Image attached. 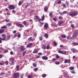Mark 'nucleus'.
Returning <instances> with one entry per match:
<instances>
[{"label": "nucleus", "instance_id": "nucleus-1", "mask_svg": "<svg viewBox=\"0 0 78 78\" xmlns=\"http://www.w3.org/2000/svg\"><path fill=\"white\" fill-rule=\"evenodd\" d=\"M78 12L77 11H73V12L70 13L69 14V16H76L78 15Z\"/></svg>", "mask_w": 78, "mask_h": 78}, {"label": "nucleus", "instance_id": "nucleus-2", "mask_svg": "<svg viewBox=\"0 0 78 78\" xmlns=\"http://www.w3.org/2000/svg\"><path fill=\"white\" fill-rule=\"evenodd\" d=\"M8 8L10 10L12 9V10H13V9H15V7L13 5H9Z\"/></svg>", "mask_w": 78, "mask_h": 78}, {"label": "nucleus", "instance_id": "nucleus-3", "mask_svg": "<svg viewBox=\"0 0 78 78\" xmlns=\"http://www.w3.org/2000/svg\"><path fill=\"white\" fill-rule=\"evenodd\" d=\"M20 75V73H15L13 75V78H17Z\"/></svg>", "mask_w": 78, "mask_h": 78}, {"label": "nucleus", "instance_id": "nucleus-4", "mask_svg": "<svg viewBox=\"0 0 78 78\" xmlns=\"http://www.w3.org/2000/svg\"><path fill=\"white\" fill-rule=\"evenodd\" d=\"M63 74L64 75V76L66 78H70V76H69V75L68 73L66 72H64L63 73Z\"/></svg>", "mask_w": 78, "mask_h": 78}, {"label": "nucleus", "instance_id": "nucleus-5", "mask_svg": "<svg viewBox=\"0 0 78 78\" xmlns=\"http://www.w3.org/2000/svg\"><path fill=\"white\" fill-rule=\"evenodd\" d=\"M16 26H17V27H20V28H23V27H24V26L21 24L16 23Z\"/></svg>", "mask_w": 78, "mask_h": 78}, {"label": "nucleus", "instance_id": "nucleus-6", "mask_svg": "<svg viewBox=\"0 0 78 78\" xmlns=\"http://www.w3.org/2000/svg\"><path fill=\"white\" fill-rule=\"evenodd\" d=\"M70 59H65L64 63L65 64L66 63H70Z\"/></svg>", "mask_w": 78, "mask_h": 78}, {"label": "nucleus", "instance_id": "nucleus-7", "mask_svg": "<svg viewBox=\"0 0 78 78\" xmlns=\"http://www.w3.org/2000/svg\"><path fill=\"white\" fill-rule=\"evenodd\" d=\"M77 35H78V32H74L73 34V37H76Z\"/></svg>", "mask_w": 78, "mask_h": 78}, {"label": "nucleus", "instance_id": "nucleus-8", "mask_svg": "<svg viewBox=\"0 0 78 78\" xmlns=\"http://www.w3.org/2000/svg\"><path fill=\"white\" fill-rule=\"evenodd\" d=\"M33 46V43H30L27 44V48H31Z\"/></svg>", "mask_w": 78, "mask_h": 78}, {"label": "nucleus", "instance_id": "nucleus-9", "mask_svg": "<svg viewBox=\"0 0 78 78\" xmlns=\"http://www.w3.org/2000/svg\"><path fill=\"white\" fill-rule=\"evenodd\" d=\"M2 36L3 38H2V41H5L6 40V35L5 34H2Z\"/></svg>", "mask_w": 78, "mask_h": 78}, {"label": "nucleus", "instance_id": "nucleus-10", "mask_svg": "<svg viewBox=\"0 0 78 78\" xmlns=\"http://www.w3.org/2000/svg\"><path fill=\"white\" fill-rule=\"evenodd\" d=\"M20 50L21 51H24L25 50V48L24 46H21L20 47Z\"/></svg>", "mask_w": 78, "mask_h": 78}, {"label": "nucleus", "instance_id": "nucleus-11", "mask_svg": "<svg viewBox=\"0 0 78 78\" xmlns=\"http://www.w3.org/2000/svg\"><path fill=\"white\" fill-rule=\"evenodd\" d=\"M44 27L45 29H47L48 28V24L47 23H46L44 25Z\"/></svg>", "mask_w": 78, "mask_h": 78}, {"label": "nucleus", "instance_id": "nucleus-12", "mask_svg": "<svg viewBox=\"0 0 78 78\" xmlns=\"http://www.w3.org/2000/svg\"><path fill=\"white\" fill-rule=\"evenodd\" d=\"M62 23H64V22L63 21H59L58 22V26H61Z\"/></svg>", "mask_w": 78, "mask_h": 78}, {"label": "nucleus", "instance_id": "nucleus-13", "mask_svg": "<svg viewBox=\"0 0 78 78\" xmlns=\"http://www.w3.org/2000/svg\"><path fill=\"white\" fill-rule=\"evenodd\" d=\"M9 60L10 62L11 61L12 65H13V64H14V59H13V58H11Z\"/></svg>", "mask_w": 78, "mask_h": 78}, {"label": "nucleus", "instance_id": "nucleus-14", "mask_svg": "<svg viewBox=\"0 0 78 78\" xmlns=\"http://www.w3.org/2000/svg\"><path fill=\"white\" fill-rule=\"evenodd\" d=\"M33 53H38V50L37 49L35 48L34 49V51L33 52Z\"/></svg>", "mask_w": 78, "mask_h": 78}, {"label": "nucleus", "instance_id": "nucleus-15", "mask_svg": "<svg viewBox=\"0 0 78 78\" xmlns=\"http://www.w3.org/2000/svg\"><path fill=\"white\" fill-rule=\"evenodd\" d=\"M42 59L43 60H47L48 59V57L45 56H43L42 57Z\"/></svg>", "mask_w": 78, "mask_h": 78}, {"label": "nucleus", "instance_id": "nucleus-16", "mask_svg": "<svg viewBox=\"0 0 78 78\" xmlns=\"http://www.w3.org/2000/svg\"><path fill=\"white\" fill-rule=\"evenodd\" d=\"M29 41H31L32 42H34V39H33V37H30L28 39Z\"/></svg>", "mask_w": 78, "mask_h": 78}, {"label": "nucleus", "instance_id": "nucleus-17", "mask_svg": "<svg viewBox=\"0 0 78 78\" xmlns=\"http://www.w3.org/2000/svg\"><path fill=\"white\" fill-rule=\"evenodd\" d=\"M33 77V74H30V75H28L27 76V78H31Z\"/></svg>", "mask_w": 78, "mask_h": 78}, {"label": "nucleus", "instance_id": "nucleus-18", "mask_svg": "<svg viewBox=\"0 0 78 78\" xmlns=\"http://www.w3.org/2000/svg\"><path fill=\"white\" fill-rule=\"evenodd\" d=\"M5 30L4 29H0V34H2L3 33H4Z\"/></svg>", "mask_w": 78, "mask_h": 78}, {"label": "nucleus", "instance_id": "nucleus-19", "mask_svg": "<svg viewBox=\"0 0 78 78\" xmlns=\"http://www.w3.org/2000/svg\"><path fill=\"white\" fill-rule=\"evenodd\" d=\"M72 45H74V46H75L76 45H78V43L76 42L72 43Z\"/></svg>", "mask_w": 78, "mask_h": 78}, {"label": "nucleus", "instance_id": "nucleus-20", "mask_svg": "<svg viewBox=\"0 0 78 78\" xmlns=\"http://www.w3.org/2000/svg\"><path fill=\"white\" fill-rule=\"evenodd\" d=\"M71 51H73V53H75V51H76V49L74 48H72L71 49Z\"/></svg>", "mask_w": 78, "mask_h": 78}, {"label": "nucleus", "instance_id": "nucleus-21", "mask_svg": "<svg viewBox=\"0 0 78 78\" xmlns=\"http://www.w3.org/2000/svg\"><path fill=\"white\" fill-rule=\"evenodd\" d=\"M74 68L73 66H71L69 67V69L70 70H73Z\"/></svg>", "mask_w": 78, "mask_h": 78}, {"label": "nucleus", "instance_id": "nucleus-22", "mask_svg": "<svg viewBox=\"0 0 78 78\" xmlns=\"http://www.w3.org/2000/svg\"><path fill=\"white\" fill-rule=\"evenodd\" d=\"M44 36L46 37V39H47V38L48 37V34L47 33H45L44 34Z\"/></svg>", "mask_w": 78, "mask_h": 78}, {"label": "nucleus", "instance_id": "nucleus-23", "mask_svg": "<svg viewBox=\"0 0 78 78\" xmlns=\"http://www.w3.org/2000/svg\"><path fill=\"white\" fill-rule=\"evenodd\" d=\"M61 37L62 38H66V35H61Z\"/></svg>", "mask_w": 78, "mask_h": 78}, {"label": "nucleus", "instance_id": "nucleus-24", "mask_svg": "<svg viewBox=\"0 0 78 78\" xmlns=\"http://www.w3.org/2000/svg\"><path fill=\"white\" fill-rule=\"evenodd\" d=\"M44 9L45 12H47V11H48V8L47 7H44Z\"/></svg>", "mask_w": 78, "mask_h": 78}, {"label": "nucleus", "instance_id": "nucleus-25", "mask_svg": "<svg viewBox=\"0 0 78 78\" xmlns=\"http://www.w3.org/2000/svg\"><path fill=\"white\" fill-rule=\"evenodd\" d=\"M42 48H43L44 50H45V49H46V46H45V45H43V46H42Z\"/></svg>", "mask_w": 78, "mask_h": 78}, {"label": "nucleus", "instance_id": "nucleus-26", "mask_svg": "<svg viewBox=\"0 0 78 78\" xmlns=\"http://www.w3.org/2000/svg\"><path fill=\"white\" fill-rule=\"evenodd\" d=\"M23 3V2H22V1H20L18 3V5H19V6H20L21 5H22Z\"/></svg>", "mask_w": 78, "mask_h": 78}, {"label": "nucleus", "instance_id": "nucleus-27", "mask_svg": "<svg viewBox=\"0 0 78 78\" xmlns=\"http://www.w3.org/2000/svg\"><path fill=\"white\" fill-rule=\"evenodd\" d=\"M26 53H27V51H23V56H25Z\"/></svg>", "mask_w": 78, "mask_h": 78}, {"label": "nucleus", "instance_id": "nucleus-28", "mask_svg": "<svg viewBox=\"0 0 78 78\" xmlns=\"http://www.w3.org/2000/svg\"><path fill=\"white\" fill-rule=\"evenodd\" d=\"M8 27L6 26H3L1 27V29H6V28H7Z\"/></svg>", "mask_w": 78, "mask_h": 78}, {"label": "nucleus", "instance_id": "nucleus-29", "mask_svg": "<svg viewBox=\"0 0 78 78\" xmlns=\"http://www.w3.org/2000/svg\"><path fill=\"white\" fill-rule=\"evenodd\" d=\"M49 16L50 17H53V13L51 12H50L49 13Z\"/></svg>", "mask_w": 78, "mask_h": 78}, {"label": "nucleus", "instance_id": "nucleus-30", "mask_svg": "<svg viewBox=\"0 0 78 78\" xmlns=\"http://www.w3.org/2000/svg\"><path fill=\"white\" fill-rule=\"evenodd\" d=\"M67 52L66 51H62V54L63 55H66Z\"/></svg>", "mask_w": 78, "mask_h": 78}, {"label": "nucleus", "instance_id": "nucleus-31", "mask_svg": "<svg viewBox=\"0 0 78 78\" xmlns=\"http://www.w3.org/2000/svg\"><path fill=\"white\" fill-rule=\"evenodd\" d=\"M6 25L7 26H8L9 27H11V25H12V24L11 23H8L6 24Z\"/></svg>", "mask_w": 78, "mask_h": 78}, {"label": "nucleus", "instance_id": "nucleus-32", "mask_svg": "<svg viewBox=\"0 0 78 78\" xmlns=\"http://www.w3.org/2000/svg\"><path fill=\"white\" fill-rule=\"evenodd\" d=\"M42 36H41L39 37L40 41H42V40H43V37H42Z\"/></svg>", "mask_w": 78, "mask_h": 78}, {"label": "nucleus", "instance_id": "nucleus-33", "mask_svg": "<svg viewBox=\"0 0 78 78\" xmlns=\"http://www.w3.org/2000/svg\"><path fill=\"white\" fill-rule=\"evenodd\" d=\"M66 5L68 6H69V2L67 1H66Z\"/></svg>", "mask_w": 78, "mask_h": 78}, {"label": "nucleus", "instance_id": "nucleus-34", "mask_svg": "<svg viewBox=\"0 0 78 78\" xmlns=\"http://www.w3.org/2000/svg\"><path fill=\"white\" fill-rule=\"evenodd\" d=\"M41 20L42 21H43V20H44V19H45V17L44 16H42L41 17Z\"/></svg>", "mask_w": 78, "mask_h": 78}, {"label": "nucleus", "instance_id": "nucleus-35", "mask_svg": "<svg viewBox=\"0 0 78 78\" xmlns=\"http://www.w3.org/2000/svg\"><path fill=\"white\" fill-rule=\"evenodd\" d=\"M23 75H24V73H22L21 75L20 78H23Z\"/></svg>", "mask_w": 78, "mask_h": 78}, {"label": "nucleus", "instance_id": "nucleus-36", "mask_svg": "<svg viewBox=\"0 0 78 78\" xmlns=\"http://www.w3.org/2000/svg\"><path fill=\"white\" fill-rule=\"evenodd\" d=\"M33 66H34V67H36L37 66V65L36 63H34L33 64Z\"/></svg>", "mask_w": 78, "mask_h": 78}, {"label": "nucleus", "instance_id": "nucleus-37", "mask_svg": "<svg viewBox=\"0 0 78 78\" xmlns=\"http://www.w3.org/2000/svg\"><path fill=\"white\" fill-rule=\"evenodd\" d=\"M9 63V62H8V61H6L5 62V64L6 65H8V64Z\"/></svg>", "mask_w": 78, "mask_h": 78}, {"label": "nucleus", "instance_id": "nucleus-38", "mask_svg": "<svg viewBox=\"0 0 78 78\" xmlns=\"http://www.w3.org/2000/svg\"><path fill=\"white\" fill-rule=\"evenodd\" d=\"M60 62H56L55 63V64H56V65H58L60 64Z\"/></svg>", "mask_w": 78, "mask_h": 78}, {"label": "nucleus", "instance_id": "nucleus-39", "mask_svg": "<svg viewBox=\"0 0 78 78\" xmlns=\"http://www.w3.org/2000/svg\"><path fill=\"white\" fill-rule=\"evenodd\" d=\"M67 12L66 11H63L62 12V14H67Z\"/></svg>", "mask_w": 78, "mask_h": 78}, {"label": "nucleus", "instance_id": "nucleus-40", "mask_svg": "<svg viewBox=\"0 0 78 78\" xmlns=\"http://www.w3.org/2000/svg\"><path fill=\"white\" fill-rule=\"evenodd\" d=\"M19 66H16V68L17 69V71H19Z\"/></svg>", "mask_w": 78, "mask_h": 78}, {"label": "nucleus", "instance_id": "nucleus-41", "mask_svg": "<svg viewBox=\"0 0 78 78\" xmlns=\"http://www.w3.org/2000/svg\"><path fill=\"white\" fill-rule=\"evenodd\" d=\"M50 48V46L49 45H48L46 47V48L47 50H48Z\"/></svg>", "mask_w": 78, "mask_h": 78}, {"label": "nucleus", "instance_id": "nucleus-42", "mask_svg": "<svg viewBox=\"0 0 78 78\" xmlns=\"http://www.w3.org/2000/svg\"><path fill=\"white\" fill-rule=\"evenodd\" d=\"M42 77H45L46 76V74H43L41 75Z\"/></svg>", "mask_w": 78, "mask_h": 78}, {"label": "nucleus", "instance_id": "nucleus-43", "mask_svg": "<svg viewBox=\"0 0 78 78\" xmlns=\"http://www.w3.org/2000/svg\"><path fill=\"white\" fill-rule=\"evenodd\" d=\"M57 3L58 4H61V0H58L57 1Z\"/></svg>", "mask_w": 78, "mask_h": 78}, {"label": "nucleus", "instance_id": "nucleus-44", "mask_svg": "<svg viewBox=\"0 0 78 78\" xmlns=\"http://www.w3.org/2000/svg\"><path fill=\"white\" fill-rule=\"evenodd\" d=\"M62 6L63 7V8H66V5L65 4H62Z\"/></svg>", "mask_w": 78, "mask_h": 78}, {"label": "nucleus", "instance_id": "nucleus-45", "mask_svg": "<svg viewBox=\"0 0 78 78\" xmlns=\"http://www.w3.org/2000/svg\"><path fill=\"white\" fill-rule=\"evenodd\" d=\"M53 20L54 21L56 22V20H57V19L56 18H53Z\"/></svg>", "mask_w": 78, "mask_h": 78}, {"label": "nucleus", "instance_id": "nucleus-46", "mask_svg": "<svg viewBox=\"0 0 78 78\" xmlns=\"http://www.w3.org/2000/svg\"><path fill=\"white\" fill-rule=\"evenodd\" d=\"M38 70V68H36L34 69V70L35 72H36V71H37V70Z\"/></svg>", "mask_w": 78, "mask_h": 78}, {"label": "nucleus", "instance_id": "nucleus-47", "mask_svg": "<svg viewBox=\"0 0 78 78\" xmlns=\"http://www.w3.org/2000/svg\"><path fill=\"white\" fill-rule=\"evenodd\" d=\"M58 53H61L62 54V51H61V50H58Z\"/></svg>", "mask_w": 78, "mask_h": 78}, {"label": "nucleus", "instance_id": "nucleus-48", "mask_svg": "<svg viewBox=\"0 0 78 78\" xmlns=\"http://www.w3.org/2000/svg\"><path fill=\"white\" fill-rule=\"evenodd\" d=\"M3 41V40L2 39V38H0V44H2V41Z\"/></svg>", "mask_w": 78, "mask_h": 78}, {"label": "nucleus", "instance_id": "nucleus-49", "mask_svg": "<svg viewBox=\"0 0 78 78\" xmlns=\"http://www.w3.org/2000/svg\"><path fill=\"white\" fill-rule=\"evenodd\" d=\"M53 44L55 46H57V44L55 42H54Z\"/></svg>", "mask_w": 78, "mask_h": 78}, {"label": "nucleus", "instance_id": "nucleus-50", "mask_svg": "<svg viewBox=\"0 0 78 78\" xmlns=\"http://www.w3.org/2000/svg\"><path fill=\"white\" fill-rule=\"evenodd\" d=\"M23 23L24 25H27V22H26V21H24L23 22Z\"/></svg>", "mask_w": 78, "mask_h": 78}, {"label": "nucleus", "instance_id": "nucleus-51", "mask_svg": "<svg viewBox=\"0 0 78 78\" xmlns=\"http://www.w3.org/2000/svg\"><path fill=\"white\" fill-rule=\"evenodd\" d=\"M71 27H72V28H75V27H74V25L71 24Z\"/></svg>", "mask_w": 78, "mask_h": 78}, {"label": "nucleus", "instance_id": "nucleus-52", "mask_svg": "<svg viewBox=\"0 0 78 78\" xmlns=\"http://www.w3.org/2000/svg\"><path fill=\"white\" fill-rule=\"evenodd\" d=\"M55 57L57 59H59V56L58 55H56Z\"/></svg>", "mask_w": 78, "mask_h": 78}, {"label": "nucleus", "instance_id": "nucleus-53", "mask_svg": "<svg viewBox=\"0 0 78 78\" xmlns=\"http://www.w3.org/2000/svg\"><path fill=\"white\" fill-rule=\"evenodd\" d=\"M53 26L55 27H58V26L56 25L55 23L53 24Z\"/></svg>", "mask_w": 78, "mask_h": 78}, {"label": "nucleus", "instance_id": "nucleus-54", "mask_svg": "<svg viewBox=\"0 0 78 78\" xmlns=\"http://www.w3.org/2000/svg\"><path fill=\"white\" fill-rule=\"evenodd\" d=\"M10 37H10V36H8L7 38V40H9V38H10Z\"/></svg>", "mask_w": 78, "mask_h": 78}, {"label": "nucleus", "instance_id": "nucleus-55", "mask_svg": "<svg viewBox=\"0 0 78 78\" xmlns=\"http://www.w3.org/2000/svg\"><path fill=\"white\" fill-rule=\"evenodd\" d=\"M35 17L37 19H39V17L38 16H35Z\"/></svg>", "mask_w": 78, "mask_h": 78}, {"label": "nucleus", "instance_id": "nucleus-56", "mask_svg": "<svg viewBox=\"0 0 78 78\" xmlns=\"http://www.w3.org/2000/svg\"><path fill=\"white\" fill-rule=\"evenodd\" d=\"M0 65L1 66H3V65H4V63H3L2 62H0Z\"/></svg>", "mask_w": 78, "mask_h": 78}, {"label": "nucleus", "instance_id": "nucleus-57", "mask_svg": "<svg viewBox=\"0 0 78 78\" xmlns=\"http://www.w3.org/2000/svg\"><path fill=\"white\" fill-rule=\"evenodd\" d=\"M67 39H70V36H68V37H67Z\"/></svg>", "mask_w": 78, "mask_h": 78}, {"label": "nucleus", "instance_id": "nucleus-58", "mask_svg": "<svg viewBox=\"0 0 78 78\" xmlns=\"http://www.w3.org/2000/svg\"><path fill=\"white\" fill-rule=\"evenodd\" d=\"M71 73H73V74L75 73V71H74V70L71 71Z\"/></svg>", "mask_w": 78, "mask_h": 78}, {"label": "nucleus", "instance_id": "nucleus-59", "mask_svg": "<svg viewBox=\"0 0 78 78\" xmlns=\"http://www.w3.org/2000/svg\"><path fill=\"white\" fill-rule=\"evenodd\" d=\"M17 36L18 37H19V38H20V37L21 36V35H20V34H18L17 35Z\"/></svg>", "mask_w": 78, "mask_h": 78}, {"label": "nucleus", "instance_id": "nucleus-60", "mask_svg": "<svg viewBox=\"0 0 78 78\" xmlns=\"http://www.w3.org/2000/svg\"><path fill=\"white\" fill-rule=\"evenodd\" d=\"M16 36H17V34H15L14 35V38L16 37Z\"/></svg>", "mask_w": 78, "mask_h": 78}, {"label": "nucleus", "instance_id": "nucleus-61", "mask_svg": "<svg viewBox=\"0 0 78 78\" xmlns=\"http://www.w3.org/2000/svg\"><path fill=\"white\" fill-rule=\"evenodd\" d=\"M8 50H4V53H7V52H8Z\"/></svg>", "mask_w": 78, "mask_h": 78}, {"label": "nucleus", "instance_id": "nucleus-62", "mask_svg": "<svg viewBox=\"0 0 78 78\" xmlns=\"http://www.w3.org/2000/svg\"><path fill=\"white\" fill-rule=\"evenodd\" d=\"M38 55H42V53L41 52H39L38 53Z\"/></svg>", "mask_w": 78, "mask_h": 78}, {"label": "nucleus", "instance_id": "nucleus-63", "mask_svg": "<svg viewBox=\"0 0 78 78\" xmlns=\"http://www.w3.org/2000/svg\"><path fill=\"white\" fill-rule=\"evenodd\" d=\"M35 11V10H32L30 12L31 13H33V12H34Z\"/></svg>", "mask_w": 78, "mask_h": 78}, {"label": "nucleus", "instance_id": "nucleus-64", "mask_svg": "<svg viewBox=\"0 0 78 78\" xmlns=\"http://www.w3.org/2000/svg\"><path fill=\"white\" fill-rule=\"evenodd\" d=\"M27 5L28 6H30V3L27 4Z\"/></svg>", "mask_w": 78, "mask_h": 78}]
</instances>
